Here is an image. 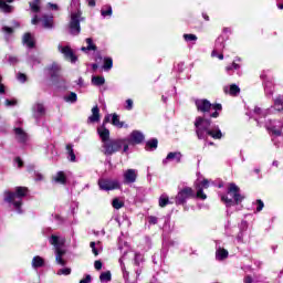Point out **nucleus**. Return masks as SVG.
<instances>
[{
    "label": "nucleus",
    "instance_id": "f257e3e1",
    "mask_svg": "<svg viewBox=\"0 0 283 283\" xmlns=\"http://www.w3.org/2000/svg\"><path fill=\"white\" fill-rule=\"evenodd\" d=\"M197 112L203 114L195 119V132L199 140H207V138H213L214 140L222 139V130L220 126L211 124L210 118H218L220 112H222V104H212L207 98H200L195 101Z\"/></svg>",
    "mask_w": 283,
    "mask_h": 283
},
{
    "label": "nucleus",
    "instance_id": "f03ea898",
    "mask_svg": "<svg viewBox=\"0 0 283 283\" xmlns=\"http://www.w3.org/2000/svg\"><path fill=\"white\" fill-rule=\"evenodd\" d=\"M71 21L69 23V32L73 36H78L81 34V21H83L82 12H81V6L76 0H72L71 7Z\"/></svg>",
    "mask_w": 283,
    "mask_h": 283
},
{
    "label": "nucleus",
    "instance_id": "7ed1b4c3",
    "mask_svg": "<svg viewBox=\"0 0 283 283\" xmlns=\"http://www.w3.org/2000/svg\"><path fill=\"white\" fill-rule=\"evenodd\" d=\"M28 196V188L17 187L15 191H4V202L12 205L17 213H23L21 206L23 205V198Z\"/></svg>",
    "mask_w": 283,
    "mask_h": 283
},
{
    "label": "nucleus",
    "instance_id": "20e7f679",
    "mask_svg": "<svg viewBox=\"0 0 283 283\" xmlns=\"http://www.w3.org/2000/svg\"><path fill=\"white\" fill-rule=\"evenodd\" d=\"M273 109L275 112H283V95H276L273 98V105L270 108L262 109L258 106L254 107V114L259 117H255L258 125H262V118H266L269 114H273Z\"/></svg>",
    "mask_w": 283,
    "mask_h": 283
},
{
    "label": "nucleus",
    "instance_id": "39448f33",
    "mask_svg": "<svg viewBox=\"0 0 283 283\" xmlns=\"http://www.w3.org/2000/svg\"><path fill=\"white\" fill-rule=\"evenodd\" d=\"M221 200L224 202L226 207H235V205H240V202L244 200V196L240 195V187L235 184H230L228 195H222Z\"/></svg>",
    "mask_w": 283,
    "mask_h": 283
},
{
    "label": "nucleus",
    "instance_id": "423d86ee",
    "mask_svg": "<svg viewBox=\"0 0 283 283\" xmlns=\"http://www.w3.org/2000/svg\"><path fill=\"white\" fill-rule=\"evenodd\" d=\"M102 147L104 149L105 156H112L117 151H120V149H123L124 154H127V151H129V144L125 143L124 138L108 139V142H105Z\"/></svg>",
    "mask_w": 283,
    "mask_h": 283
},
{
    "label": "nucleus",
    "instance_id": "0eeeda50",
    "mask_svg": "<svg viewBox=\"0 0 283 283\" xmlns=\"http://www.w3.org/2000/svg\"><path fill=\"white\" fill-rule=\"evenodd\" d=\"M49 242L55 249L56 264H60V266H65L67 264V262L63 259V255H65V250L62 249L63 244H65V239L56 234H52L51 238L49 239Z\"/></svg>",
    "mask_w": 283,
    "mask_h": 283
},
{
    "label": "nucleus",
    "instance_id": "6e6552de",
    "mask_svg": "<svg viewBox=\"0 0 283 283\" xmlns=\"http://www.w3.org/2000/svg\"><path fill=\"white\" fill-rule=\"evenodd\" d=\"M193 198H198V193L193 188L189 186H184L182 188L178 187V192L175 197V205L185 206L187 205V200H191Z\"/></svg>",
    "mask_w": 283,
    "mask_h": 283
},
{
    "label": "nucleus",
    "instance_id": "1a4fd4ad",
    "mask_svg": "<svg viewBox=\"0 0 283 283\" xmlns=\"http://www.w3.org/2000/svg\"><path fill=\"white\" fill-rule=\"evenodd\" d=\"M49 76H51L52 85L56 90L65 87V80L61 78V64L53 62L49 67Z\"/></svg>",
    "mask_w": 283,
    "mask_h": 283
},
{
    "label": "nucleus",
    "instance_id": "9d476101",
    "mask_svg": "<svg viewBox=\"0 0 283 283\" xmlns=\"http://www.w3.org/2000/svg\"><path fill=\"white\" fill-rule=\"evenodd\" d=\"M224 43H227V38L224 35H219L214 42V49L211 52L212 57H218L219 61L224 59V54H222L224 50Z\"/></svg>",
    "mask_w": 283,
    "mask_h": 283
},
{
    "label": "nucleus",
    "instance_id": "9b49d317",
    "mask_svg": "<svg viewBox=\"0 0 283 283\" xmlns=\"http://www.w3.org/2000/svg\"><path fill=\"white\" fill-rule=\"evenodd\" d=\"M261 78L263 80L264 94L266 98H273V94H275V84L273 83V78L269 77L265 73L261 74Z\"/></svg>",
    "mask_w": 283,
    "mask_h": 283
},
{
    "label": "nucleus",
    "instance_id": "f8f14e48",
    "mask_svg": "<svg viewBox=\"0 0 283 283\" xmlns=\"http://www.w3.org/2000/svg\"><path fill=\"white\" fill-rule=\"evenodd\" d=\"M265 128L272 134V136H282L283 120H268L265 122Z\"/></svg>",
    "mask_w": 283,
    "mask_h": 283
},
{
    "label": "nucleus",
    "instance_id": "ddd939ff",
    "mask_svg": "<svg viewBox=\"0 0 283 283\" xmlns=\"http://www.w3.org/2000/svg\"><path fill=\"white\" fill-rule=\"evenodd\" d=\"M57 51L60 54H63L65 61H70V63L74 64L76 61H78V57L74 54V51H72V48L70 45L59 44Z\"/></svg>",
    "mask_w": 283,
    "mask_h": 283
},
{
    "label": "nucleus",
    "instance_id": "4468645a",
    "mask_svg": "<svg viewBox=\"0 0 283 283\" xmlns=\"http://www.w3.org/2000/svg\"><path fill=\"white\" fill-rule=\"evenodd\" d=\"M124 140L127 145H140L145 142V134L140 130H133Z\"/></svg>",
    "mask_w": 283,
    "mask_h": 283
},
{
    "label": "nucleus",
    "instance_id": "2eb2a0df",
    "mask_svg": "<svg viewBox=\"0 0 283 283\" xmlns=\"http://www.w3.org/2000/svg\"><path fill=\"white\" fill-rule=\"evenodd\" d=\"M98 187L102 191H114V189H118L120 187V184L118 180L99 179Z\"/></svg>",
    "mask_w": 283,
    "mask_h": 283
},
{
    "label": "nucleus",
    "instance_id": "dca6fc26",
    "mask_svg": "<svg viewBox=\"0 0 283 283\" xmlns=\"http://www.w3.org/2000/svg\"><path fill=\"white\" fill-rule=\"evenodd\" d=\"M195 189H196L197 198L199 200H207V193H205V189H209V179L197 181L195 184Z\"/></svg>",
    "mask_w": 283,
    "mask_h": 283
},
{
    "label": "nucleus",
    "instance_id": "f3484780",
    "mask_svg": "<svg viewBox=\"0 0 283 283\" xmlns=\"http://www.w3.org/2000/svg\"><path fill=\"white\" fill-rule=\"evenodd\" d=\"M161 163H163L164 167H167V165H169V163H176L177 165H179V163H182V153L170 151V153H168L166 158L163 159Z\"/></svg>",
    "mask_w": 283,
    "mask_h": 283
},
{
    "label": "nucleus",
    "instance_id": "a211bd4d",
    "mask_svg": "<svg viewBox=\"0 0 283 283\" xmlns=\"http://www.w3.org/2000/svg\"><path fill=\"white\" fill-rule=\"evenodd\" d=\"M32 114H33V118H35V120L39 125V122L41 120V118H43V116H45V106L41 103H35L32 106Z\"/></svg>",
    "mask_w": 283,
    "mask_h": 283
},
{
    "label": "nucleus",
    "instance_id": "6ab92c4d",
    "mask_svg": "<svg viewBox=\"0 0 283 283\" xmlns=\"http://www.w3.org/2000/svg\"><path fill=\"white\" fill-rule=\"evenodd\" d=\"M136 178H138V172L136 171V169H127L124 172L125 185H134V182H136Z\"/></svg>",
    "mask_w": 283,
    "mask_h": 283
},
{
    "label": "nucleus",
    "instance_id": "aec40b11",
    "mask_svg": "<svg viewBox=\"0 0 283 283\" xmlns=\"http://www.w3.org/2000/svg\"><path fill=\"white\" fill-rule=\"evenodd\" d=\"M14 134H15V140L20 143V145H25L30 137L28 136V133L23 130L22 128H14Z\"/></svg>",
    "mask_w": 283,
    "mask_h": 283
},
{
    "label": "nucleus",
    "instance_id": "412c9836",
    "mask_svg": "<svg viewBox=\"0 0 283 283\" xmlns=\"http://www.w3.org/2000/svg\"><path fill=\"white\" fill-rule=\"evenodd\" d=\"M97 134H98L99 138L102 139L103 145H105V143L109 142V129H107V127H105V124H102L97 128Z\"/></svg>",
    "mask_w": 283,
    "mask_h": 283
},
{
    "label": "nucleus",
    "instance_id": "4be33fe9",
    "mask_svg": "<svg viewBox=\"0 0 283 283\" xmlns=\"http://www.w3.org/2000/svg\"><path fill=\"white\" fill-rule=\"evenodd\" d=\"M31 266H32V269H34V271H36L39 269H43V266H45V259H43L40 255L33 256V259L31 261Z\"/></svg>",
    "mask_w": 283,
    "mask_h": 283
},
{
    "label": "nucleus",
    "instance_id": "5701e85b",
    "mask_svg": "<svg viewBox=\"0 0 283 283\" xmlns=\"http://www.w3.org/2000/svg\"><path fill=\"white\" fill-rule=\"evenodd\" d=\"M42 25L46 30H52V28H54V17L44 14L42 17Z\"/></svg>",
    "mask_w": 283,
    "mask_h": 283
},
{
    "label": "nucleus",
    "instance_id": "b1692460",
    "mask_svg": "<svg viewBox=\"0 0 283 283\" xmlns=\"http://www.w3.org/2000/svg\"><path fill=\"white\" fill-rule=\"evenodd\" d=\"M22 43L23 45L32 50V48H34L35 45L34 36H32V33H25L22 38Z\"/></svg>",
    "mask_w": 283,
    "mask_h": 283
},
{
    "label": "nucleus",
    "instance_id": "393cba45",
    "mask_svg": "<svg viewBox=\"0 0 283 283\" xmlns=\"http://www.w3.org/2000/svg\"><path fill=\"white\" fill-rule=\"evenodd\" d=\"M101 120V109L98 106L92 108V115L88 117L87 123H98Z\"/></svg>",
    "mask_w": 283,
    "mask_h": 283
},
{
    "label": "nucleus",
    "instance_id": "a878e982",
    "mask_svg": "<svg viewBox=\"0 0 283 283\" xmlns=\"http://www.w3.org/2000/svg\"><path fill=\"white\" fill-rule=\"evenodd\" d=\"M54 182L57 185H67V175L64 171H57L53 177Z\"/></svg>",
    "mask_w": 283,
    "mask_h": 283
},
{
    "label": "nucleus",
    "instance_id": "bb28decb",
    "mask_svg": "<svg viewBox=\"0 0 283 283\" xmlns=\"http://www.w3.org/2000/svg\"><path fill=\"white\" fill-rule=\"evenodd\" d=\"M111 123L114 127H118V129H123V127H125V122H120V117L116 113L112 114Z\"/></svg>",
    "mask_w": 283,
    "mask_h": 283
},
{
    "label": "nucleus",
    "instance_id": "cd10ccee",
    "mask_svg": "<svg viewBox=\"0 0 283 283\" xmlns=\"http://www.w3.org/2000/svg\"><path fill=\"white\" fill-rule=\"evenodd\" d=\"M226 94H230V96H238L240 94V86L235 84H231L230 87H224Z\"/></svg>",
    "mask_w": 283,
    "mask_h": 283
},
{
    "label": "nucleus",
    "instance_id": "c85d7f7f",
    "mask_svg": "<svg viewBox=\"0 0 283 283\" xmlns=\"http://www.w3.org/2000/svg\"><path fill=\"white\" fill-rule=\"evenodd\" d=\"M86 44L87 46H82L81 50L82 52H96V46L94 44V41L92 40V38H87L86 39Z\"/></svg>",
    "mask_w": 283,
    "mask_h": 283
},
{
    "label": "nucleus",
    "instance_id": "c756f323",
    "mask_svg": "<svg viewBox=\"0 0 283 283\" xmlns=\"http://www.w3.org/2000/svg\"><path fill=\"white\" fill-rule=\"evenodd\" d=\"M227 258H229V251H227L226 249L219 248L216 252V259L219 262H222V260H227Z\"/></svg>",
    "mask_w": 283,
    "mask_h": 283
},
{
    "label": "nucleus",
    "instance_id": "7c9ffc66",
    "mask_svg": "<svg viewBox=\"0 0 283 283\" xmlns=\"http://www.w3.org/2000/svg\"><path fill=\"white\" fill-rule=\"evenodd\" d=\"M73 147L72 144L66 145L67 158L71 163H76V155L74 154Z\"/></svg>",
    "mask_w": 283,
    "mask_h": 283
},
{
    "label": "nucleus",
    "instance_id": "2f4dec72",
    "mask_svg": "<svg viewBox=\"0 0 283 283\" xmlns=\"http://www.w3.org/2000/svg\"><path fill=\"white\" fill-rule=\"evenodd\" d=\"M158 149V139L153 138L146 143V151H154Z\"/></svg>",
    "mask_w": 283,
    "mask_h": 283
},
{
    "label": "nucleus",
    "instance_id": "473e14b6",
    "mask_svg": "<svg viewBox=\"0 0 283 283\" xmlns=\"http://www.w3.org/2000/svg\"><path fill=\"white\" fill-rule=\"evenodd\" d=\"M90 247H91V249H92V253L94 254V255H98V253H101L102 251H103V248L101 247V242H94V241H92L91 243H90Z\"/></svg>",
    "mask_w": 283,
    "mask_h": 283
},
{
    "label": "nucleus",
    "instance_id": "72a5a7b5",
    "mask_svg": "<svg viewBox=\"0 0 283 283\" xmlns=\"http://www.w3.org/2000/svg\"><path fill=\"white\" fill-rule=\"evenodd\" d=\"M172 203L174 202L169 200V197L166 193L159 197V207L165 208L167 207V205H172Z\"/></svg>",
    "mask_w": 283,
    "mask_h": 283
},
{
    "label": "nucleus",
    "instance_id": "f704fd0d",
    "mask_svg": "<svg viewBox=\"0 0 283 283\" xmlns=\"http://www.w3.org/2000/svg\"><path fill=\"white\" fill-rule=\"evenodd\" d=\"M112 67H114V60H112V57H105L103 70H105V72H109Z\"/></svg>",
    "mask_w": 283,
    "mask_h": 283
},
{
    "label": "nucleus",
    "instance_id": "c9c22d12",
    "mask_svg": "<svg viewBox=\"0 0 283 283\" xmlns=\"http://www.w3.org/2000/svg\"><path fill=\"white\" fill-rule=\"evenodd\" d=\"M101 14L104 18L112 17V14H113L112 6L106 4V6L102 7Z\"/></svg>",
    "mask_w": 283,
    "mask_h": 283
},
{
    "label": "nucleus",
    "instance_id": "e433bc0d",
    "mask_svg": "<svg viewBox=\"0 0 283 283\" xmlns=\"http://www.w3.org/2000/svg\"><path fill=\"white\" fill-rule=\"evenodd\" d=\"M92 84L96 85V87H101V85H105V77L103 76H93Z\"/></svg>",
    "mask_w": 283,
    "mask_h": 283
},
{
    "label": "nucleus",
    "instance_id": "4c0bfd02",
    "mask_svg": "<svg viewBox=\"0 0 283 283\" xmlns=\"http://www.w3.org/2000/svg\"><path fill=\"white\" fill-rule=\"evenodd\" d=\"M41 3V0H33L32 2H29V6L31 8V12H40L41 7L39 6Z\"/></svg>",
    "mask_w": 283,
    "mask_h": 283
},
{
    "label": "nucleus",
    "instance_id": "58836bf2",
    "mask_svg": "<svg viewBox=\"0 0 283 283\" xmlns=\"http://www.w3.org/2000/svg\"><path fill=\"white\" fill-rule=\"evenodd\" d=\"M64 101L66 103H76V101H78V96L76 93L71 92L69 95L64 96Z\"/></svg>",
    "mask_w": 283,
    "mask_h": 283
},
{
    "label": "nucleus",
    "instance_id": "ea45409f",
    "mask_svg": "<svg viewBox=\"0 0 283 283\" xmlns=\"http://www.w3.org/2000/svg\"><path fill=\"white\" fill-rule=\"evenodd\" d=\"M184 39L187 43H196V41H198V35L196 34H191V33H186L184 34Z\"/></svg>",
    "mask_w": 283,
    "mask_h": 283
},
{
    "label": "nucleus",
    "instance_id": "a19ab883",
    "mask_svg": "<svg viewBox=\"0 0 283 283\" xmlns=\"http://www.w3.org/2000/svg\"><path fill=\"white\" fill-rule=\"evenodd\" d=\"M99 280H101V282H112V272H109V271L103 272L99 275Z\"/></svg>",
    "mask_w": 283,
    "mask_h": 283
},
{
    "label": "nucleus",
    "instance_id": "79ce46f5",
    "mask_svg": "<svg viewBox=\"0 0 283 283\" xmlns=\"http://www.w3.org/2000/svg\"><path fill=\"white\" fill-rule=\"evenodd\" d=\"M0 10H2V12H12V6H9L6 3V1L0 0Z\"/></svg>",
    "mask_w": 283,
    "mask_h": 283
},
{
    "label": "nucleus",
    "instance_id": "37998d69",
    "mask_svg": "<svg viewBox=\"0 0 283 283\" xmlns=\"http://www.w3.org/2000/svg\"><path fill=\"white\" fill-rule=\"evenodd\" d=\"M112 205H113V208H114V209H123V207H125V202H123V201H122L120 199H118V198L113 199Z\"/></svg>",
    "mask_w": 283,
    "mask_h": 283
},
{
    "label": "nucleus",
    "instance_id": "c03bdc74",
    "mask_svg": "<svg viewBox=\"0 0 283 283\" xmlns=\"http://www.w3.org/2000/svg\"><path fill=\"white\" fill-rule=\"evenodd\" d=\"M29 63H31V65H39L41 63V57L31 55L29 56Z\"/></svg>",
    "mask_w": 283,
    "mask_h": 283
},
{
    "label": "nucleus",
    "instance_id": "a18cd8bd",
    "mask_svg": "<svg viewBox=\"0 0 283 283\" xmlns=\"http://www.w3.org/2000/svg\"><path fill=\"white\" fill-rule=\"evenodd\" d=\"M72 269L70 268H63L57 270L56 275H71Z\"/></svg>",
    "mask_w": 283,
    "mask_h": 283
},
{
    "label": "nucleus",
    "instance_id": "49530a36",
    "mask_svg": "<svg viewBox=\"0 0 283 283\" xmlns=\"http://www.w3.org/2000/svg\"><path fill=\"white\" fill-rule=\"evenodd\" d=\"M125 103V109H127V112H132L134 109V99L128 98Z\"/></svg>",
    "mask_w": 283,
    "mask_h": 283
},
{
    "label": "nucleus",
    "instance_id": "de8ad7c7",
    "mask_svg": "<svg viewBox=\"0 0 283 283\" xmlns=\"http://www.w3.org/2000/svg\"><path fill=\"white\" fill-rule=\"evenodd\" d=\"M119 263H120V266H122V271L124 273V279L128 280L129 279V272H127L125 270V263H123V259H119Z\"/></svg>",
    "mask_w": 283,
    "mask_h": 283
},
{
    "label": "nucleus",
    "instance_id": "09e8293b",
    "mask_svg": "<svg viewBox=\"0 0 283 283\" xmlns=\"http://www.w3.org/2000/svg\"><path fill=\"white\" fill-rule=\"evenodd\" d=\"M240 61H242V59H240V57H235V59H234V61H233V63H232L233 70H235V71L240 70V67H241V65L239 64Z\"/></svg>",
    "mask_w": 283,
    "mask_h": 283
},
{
    "label": "nucleus",
    "instance_id": "8fccbe9b",
    "mask_svg": "<svg viewBox=\"0 0 283 283\" xmlns=\"http://www.w3.org/2000/svg\"><path fill=\"white\" fill-rule=\"evenodd\" d=\"M262 209H264V201L261 199L256 200V212L260 213V211H262Z\"/></svg>",
    "mask_w": 283,
    "mask_h": 283
},
{
    "label": "nucleus",
    "instance_id": "3c124183",
    "mask_svg": "<svg viewBox=\"0 0 283 283\" xmlns=\"http://www.w3.org/2000/svg\"><path fill=\"white\" fill-rule=\"evenodd\" d=\"M148 224H158V217L149 216Z\"/></svg>",
    "mask_w": 283,
    "mask_h": 283
},
{
    "label": "nucleus",
    "instance_id": "603ef678",
    "mask_svg": "<svg viewBox=\"0 0 283 283\" xmlns=\"http://www.w3.org/2000/svg\"><path fill=\"white\" fill-rule=\"evenodd\" d=\"M134 260H135V264H136L137 266H140V262H143V255L136 253Z\"/></svg>",
    "mask_w": 283,
    "mask_h": 283
},
{
    "label": "nucleus",
    "instance_id": "864d4df0",
    "mask_svg": "<svg viewBox=\"0 0 283 283\" xmlns=\"http://www.w3.org/2000/svg\"><path fill=\"white\" fill-rule=\"evenodd\" d=\"M7 107H14L17 105V99H6Z\"/></svg>",
    "mask_w": 283,
    "mask_h": 283
},
{
    "label": "nucleus",
    "instance_id": "5fc2aeb1",
    "mask_svg": "<svg viewBox=\"0 0 283 283\" xmlns=\"http://www.w3.org/2000/svg\"><path fill=\"white\" fill-rule=\"evenodd\" d=\"M92 282V275L86 274L84 279L80 281V283H91Z\"/></svg>",
    "mask_w": 283,
    "mask_h": 283
},
{
    "label": "nucleus",
    "instance_id": "6e6d98bb",
    "mask_svg": "<svg viewBox=\"0 0 283 283\" xmlns=\"http://www.w3.org/2000/svg\"><path fill=\"white\" fill-rule=\"evenodd\" d=\"M18 81H20V83H25V81H27L25 74L19 73L18 74Z\"/></svg>",
    "mask_w": 283,
    "mask_h": 283
},
{
    "label": "nucleus",
    "instance_id": "4d7b16f0",
    "mask_svg": "<svg viewBox=\"0 0 283 283\" xmlns=\"http://www.w3.org/2000/svg\"><path fill=\"white\" fill-rule=\"evenodd\" d=\"M94 268L96 269V271H101L103 269V262L95 261Z\"/></svg>",
    "mask_w": 283,
    "mask_h": 283
},
{
    "label": "nucleus",
    "instance_id": "13d9d810",
    "mask_svg": "<svg viewBox=\"0 0 283 283\" xmlns=\"http://www.w3.org/2000/svg\"><path fill=\"white\" fill-rule=\"evenodd\" d=\"M2 32H6V34H12V32H14V30L10 27H3Z\"/></svg>",
    "mask_w": 283,
    "mask_h": 283
},
{
    "label": "nucleus",
    "instance_id": "bf43d9fd",
    "mask_svg": "<svg viewBox=\"0 0 283 283\" xmlns=\"http://www.w3.org/2000/svg\"><path fill=\"white\" fill-rule=\"evenodd\" d=\"M112 120V114H107L105 117H104V120H103V125L105 127V125H107V123H109Z\"/></svg>",
    "mask_w": 283,
    "mask_h": 283
},
{
    "label": "nucleus",
    "instance_id": "052dcab7",
    "mask_svg": "<svg viewBox=\"0 0 283 283\" xmlns=\"http://www.w3.org/2000/svg\"><path fill=\"white\" fill-rule=\"evenodd\" d=\"M1 81H3V77L0 75V94H6V85L1 84Z\"/></svg>",
    "mask_w": 283,
    "mask_h": 283
},
{
    "label": "nucleus",
    "instance_id": "680f3d73",
    "mask_svg": "<svg viewBox=\"0 0 283 283\" xmlns=\"http://www.w3.org/2000/svg\"><path fill=\"white\" fill-rule=\"evenodd\" d=\"M243 283H253V277H251V275H247V276L243 279Z\"/></svg>",
    "mask_w": 283,
    "mask_h": 283
},
{
    "label": "nucleus",
    "instance_id": "e2e57ef3",
    "mask_svg": "<svg viewBox=\"0 0 283 283\" xmlns=\"http://www.w3.org/2000/svg\"><path fill=\"white\" fill-rule=\"evenodd\" d=\"M18 59L17 56H9V63H11L12 65H14V63H18Z\"/></svg>",
    "mask_w": 283,
    "mask_h": 283
},
{
    "label": "nucleus",
    "instance_id": "0e129e2a",
    "mask_svg": "<svg viewBox=\"0 0 283 283\" xmlns=\"http://www.w3.org/2000/svg\"><path fill=\"white\" fill-rule=\"evenodd\" d=\"M226 71H227L228 74H233V64L228 65V66L226 67Z\"/></svg>",
    "mask_w": 283,
    "mask_h": 283
},
{
    "label": "nucleus",
    "instance_id": "69168bd1",
    "mask_svg": "<svg viewBox=\"0 0 283 283\" xmlns=\"http://www.w3.org/2000/svg\"><path fill=\"white\" fill-rule=\"evenodd\" d=\"M35 180H43V175L41 172H34Z\"/></svg>",
    "mask_w": 283,
    "mask_h": 283
},
{
    "label": "nucleus",
    "instance_id": "338daca9",
    "mask_svg": "<svg viewBox=\"0 0 283 283\" xmlns=\"http://www.w3.org/2000/svg\"><path fill=\"white\" fill-rule=\"evenodd\" d=\"M32 25H36L39 23V15H34L33 19L31 20Z\"/></svg>",
    "mask_w": 283,
    "mask_h": 283
},
{
    "label": "nucleus",
    "instance_id": "774afa93",
    "mask_svg": "<svg viewBox=\"0 0 283 283\" xmlns=\"http://www.w3.org/2000/svg\"><path fill=\"white\" fill-rule=\"evenodd\" d=\"M15 163L18 164V167H23V160H21V157H17Z\"/></svg>",
    "mask_w": 283,
    "mask_h": 283
}]
</instances>
